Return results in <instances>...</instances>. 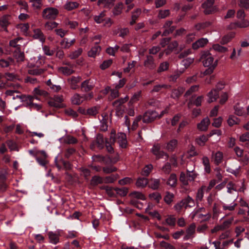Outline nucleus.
<instances>
[{
    "label": "nucleus",
    "instance_id": "13",
    "mask_svg": "<svg viewBox=\"0 0 249 249\" xmlns=\"http://www.w3.org/2000/svg\"><path fill=\"white\" fill-rule=\"evenodd\" d=\"M207 96L209 103L215 102L219 97L218 91L215 89H213L207 94Z\"/></svg>",
    "mask_w": 249,
    "mask_h": 249
},
{
    "label": "nucleus",
    "instance_id": "45",
    "mask_svg": "<svg viewBox=\"0 0 249 249\" xmlns=\"http://www.w3.org/2000/svg\"><path fill=\"white\" fill-rule=\"evenodd\" d=\"M115 188H112L109 186H104L102 188L105 189L107 195L110 197H115L116 192L114 190Z\"/></svg>",
    "mask_w": 249,
    "mask_h": 249
},
{
    "label": "nucleus",
    "instance_id": "6",
    "mask_svg": "<svg viewBox=\"0 0 249 249\" xmlns=\"http://www.w3.org/2000/svg\"><path fill=\"white\" fill-rule=\"evenodd\" d=\"M158 117V113L155 111L146 112L142 117V121L145 123H149L154 120Z\"/></svg>",
    "mask_w": 249,
    "mask_h": 249
},
{
    "label": "nucleus",
    "instance_id": "36",
    "mask_svg": "<svg viewBox=\"0 0 249 249\" xmlns=\"http://www.w3.org/2000/svg\"><path fill=\"white\" fill-rule=\"evenodd\" d=\"M128 99V97L126 96L124 98H120L112 103L114 107H123L122 105L125 103Z\"/></svg>",
    "mask_w": 249,
    "mask_h": 249
},
{
    "label": "nucleus",
    "instance_id": "55",
    "mask_svg": "<svg viewBox=\"0 0 249 249\" xmlns=\"http://www.w3.org/2000/svg\"><path fill=\"white\" fill-rule=\"evenodd\" d=\"M170 87V86L165 84L157 85L154 87L151 92H158L160 90L162 89H168Z\"/></svg>",
    "mask_w": 249,
    "mask_h": 249
},
{
    "label": "nucleus",
    "instance_id": "58",
    "mask_svg": "<svg viewBox=\"0 0 249 249\" xmlns=\"http://www.w3.org/2000/svg\"><path fill=\"white\" fill-rule=\"evenodd\" d=\"M173 197L174 195L172 193L167 192L164 196V200L167 204H170L172 202Z\"/></svg>",
    "mask_w": 249,
    "mask_h": 249
},
{
    "label": "nucleus",
    "instance_id": "27",
    "mask_svg": "<svg viewBox=\"0 0 249 249\" xmlns=\"http://www.w3.org/2000/svg\"><path fill=\"white\" fill-rule=\"evenodd\" d=\"M79 3L76 2L67 1L65 5L64 8L68 11L72 10L79 6Z\"/></svg>",
    "mask_w": 249,
    "mask_h": 249
},
{
    "label": "nucleus",
    "instance_id": "53",
    "mask_svg": "<svg viewBox=\"0 0 249 249\" xmlns=\"http://www.w3.org/2000/svg\"><path fill=\"white\" fill-rule=\"evenodd\" d=\"M82 52V49L79 48L77 50L71 53L69 55V57L71 59H75L81 54Z\"/></svg>",
    "mask_w": 249,
    "mask_h": 249
},
{
    "label": "nucleus",
    "instance_id": "57",
    "mask_svg": "<svg viewBox=\"0 0 249 249\" xmlns=\"http://www.w3.org/2000/svg\"><path fill=\"white\" fill-rule=\"evenodd\" d=\"M35 94L43 97H47L48 96V93L46 91L39 89L38 88H35L34 90Z\"/></svg>",
    "mask_w": 249,
    "mask_h": 249
},
{
    "label": "nucleus",
    "instance_id": "10",
    "mask_svg": "<svg viewBox=\"0 0 249 249\" xmlns=\"http://www.w3.org/2000/svg\"><path fill=\"white\" fill-rule=\"evenodd\" d=\"M210 124V119L208 117L204 118L200 123L197 125V128L201 131H206L207 130L208 126Z\"/></svg>",
    "mask_w": 249,
    "mask_h": 249
},
{
    "label": "nucleus",
    "instance_id": "12",
    "mask_svg": "<svg viewBox=\"0 0 249 249\" xmlns=\"http://www.w3.org/2000/svg\"><path fill=\"white\" fill-rule=\"evenodd\" d=\"M132 200L131 202L134 205H136V201L135 199H138L141 200H145V196L141 192L134 191L130 194Z\"/></svg>",
    "mask_w": 249,
    "mask_h": 249
},
{
    "label": "nucleus",
    "instance_id": "42",
    "mask_svg": "<svg viewBox=\"0 0 249 249\" xmlns=\"http://www.w3.org/2000/svg\"><path fill=\"white\" fill-rule=\"evenodd\" d=\"M14 56L18 61L22 62L24 60V53L21 52L20 49L15 51Z\"/></svg>",
    "mask_w": 249,
    "mask_h": 249
},
{
    "label": "nucleus",
    "instance_id": "16",
    "mask_svg": "<svg viewBox=\"0 0 249 249\" xmlns=\"http://www.w3.org/2000/svg\"><path fill=\"white\" fill-rule=\"evenodd\" d=\"M84 101L83 95L81 96L79 94L75 93L71 98V101L72 104L79 105L82 104Z\"/></svg>",
    "mask_w": 249,
    "mask_h": 249
},
{
    "label": "nucleus",
    "instance_id": "19",
    "mask_svg": "<svg viewBox=\"0 0 249 249\" xmlns=\"http://www.w3.org/2000/svg\"><path fill=\"white\" fill-rule=\"evenodd\" d=\"M80 77H72L68 79V82L71 89H75L78 88L77 84L80 81Z\"/></svg>",
    "mask_w": 249,
    "mask_h": 249
},
{
    "label": "nucleus",
    "instance_id": "8",
    "mask_svg": "<svg viewBox=\"0 0 249 249\" xmlns=\"http://www.w3.org/2000/svg\"><path fill=\"white\" fill-rule=\"evenodd\" d=\"M178 46V42L177 41H174L171 42L167 47V48L165 50L164 52L166 54H169L173 51H176V53H178L179 51H181L183 49L182 47H180L179 50L177 48Z\"/></svg>",
    "mask_w": 249,
    "mask_h": 249
},
{
    "label": "nucleus",
    "instance_id": "38",
    "mask_svg": "<svg viewBox=\"0 0 249 249\" xmlns=\"http://www.w3.org/2000/svg\"><path fill=\"white\" fill-rule=\"evenodd\" d=\"M75 42V39L73 38L71 39L68 38H63V48L68 49Z\"/></svg>",
    "mask_w": 249,
    "mask_h": 249
},
{
    "label": "nucleus",
    "instance_id": "18",
    "mask_svg": "<svg viewBox=\"0 0 249 249\" xmlns=\"http://www.w3.org/2000/svg\"><path fill=\"white\" fill-rule=\"evenodd\" d=\"M34 98L33 96L29 95L27 96L25 101L28 102L30 108L39 110L41 108V106L40 105L33 103Z\"/></svg>",
    "mask_w": 249,
    "mask_h": 249
},
{
    "label": "nucleus",
    "instance_id": "26",
    "mask_svg": "<svg viewBox=\"0 0 249 249\" xmlns=\"http://www.w3.org/2000/svg\"><path fill=\"white\" fill-rule=\"evenodd\" d=\"M46 85L54 92H58L61 89V87L60 85H57L55 83H53L51 79L46 82Z\"/></svg>",
    "mask_w": 249,
    "mask_h": 249
},
{
    "label": "nucleus",
    "instance_id": "20",
    "mask_svg": "<svg viewBox=\"0 0 249 249\" xmlns=\"http://www.w3.org/2000/svg\"><path fill=\"white\" fill-rule=\"evenodd\" d=\"M117 142L121 147H125L126 144L125 134L124 133H118L117 137Z\"/></svg>",
    "mask_w": 249,
    "mask_h": 249
},
{
    "label": "nucleus",
    "instance_id": "39",
    "mask_svg": "<svg viewBox=\"0 0 249 249\" xmlns=\"http://www.w3.org/2000/svg\"><path fill=\"white\" fill-rule=\"evenodd\" d=\"M148 183V180L146 178H139L136 181V185L138 187L144 188Z\"/></svg>",
    "mask_w": 249,
    "mask_h": 249
},
{
    "label": "nucleus",
    "instance_id": "1",
    "mask_svg": "<svg viewBox=\"0 0 249 249\" xmlns=\"http://www.w3.org/2000/svg\"><path fill=\"white\" fill-rule=\"evenodd\" d=\"M59 14L57 9L49 7L45 8L42 12V17L45 19H54Z\"/></svg>",
    "mask_w": 249,
    "mask_h": 249
},
{
    "label": "nucleus",
    "instance_id": "33",
    "mask_svg": "<svg viewBox=\"0 0 249 249\" xmlns=\"http://www.w3.org/2000/svg\"><path fill=\"white\" fill-rule=\"evenodd\" d=\"M33 37L35 39H39L41 42H43L45 41V38L43 35V33L41 31L38 29L34 30V34Z\"/></svg>",
    "mask_w": 249,
    "mask_h": 249
},
{
    "label": "nucleus",
    "instance_id": "60",
    "mask_svg": "<svg viewBox=\"0 0 249 249\" xmlns=\"http://www.w3.org/2000/svg\"><path fill=\"white\" fill-rule=\"evenodd\" d=\"M199 86L194 85L192 86L185 93V96L187 97L190 95L192 93L196 92L198 90Z\"/></svg>",
    "mask_w": 249,
    "mask_h": 249
},
{
    "label": "nucleus",
    "instance_id": "48",
    "mask_svg": "<svg viewBox=\"0 0 249 249\" xmlns=\"http://www.w3.org/2000/svg\"><path fill=\"white\" fill-rule=\"evenodd\" d=\"M214 163L218 164L221 163L223 159V154L221 152H217L213 155Z\"/></svg>",
    "mask_w": 249,
    "mask_h": 249
},
{
    "label": "nucleus",
    "instance_id": "30",
    "mask_svg": "<svg viewBox=\"0 0 249 249\" xmlns=\"http://www.w3.org/2000/svg\"><path fill=\"white\" fill-rule=\"evenodd\" d=\"M160 185V179L152 178L150 180L149 187L153 190L158 189Z\"/></svg>",
    "mask_w": 249,
    "mask_h": 249
},
{
    "label": "nucleus",
    "instance_id": "23",
    "mask_svg": "<svg viewBox=\"0 0 249 249\" xmlns=\"http://www.w3.org/2000/svg\"><path fill=\"white\" fill-rule=\"evenodd\" d=\"M114 190L116 192V196L117 195L123 197L125 196L128 193V188L126 187H122V188H115Z\"/></svg>",
    "mask_w": 249,
    "mask_h": 249
},
{
    "label": "nucleus",
    "instance_id": "25",
    "mask_svg": "<svg viewBox=\"0 0 249 249\" xmlns=\"http://www.w3.org/2000/svg\"><path fill=\"white\" fill-rule=\"evenodd\" d=\"M118 174L111 175L103 178L104 183H112L119 178Z\"/></svg>",
    "mask_w": 249,
    "mask_h": 249
},
{
    "label": "nucleus",
    "instance_id": "4",
    "mask_svg": "<svg viewBox=\"0 0 249 249\" xmlns=\"http://www.w3.org/2000/svg\"><path fill=\"white\" fill-rule=\"evenodd\" d=\"M11 16L6 14L2 16L0 18V26L2 30L8 33L7 27L11 24Z\"/></svg>",
    "mask_w": 249,
    "mask_h": 249
},
{
    "label": "nucleus",
    "instance_id": "43",
    "mask_svg": "<svg viewBox=\"0 0 249 249\" xmlns=\"http://www.w3.org/2000/svg\"><path fill=\"white\" fill-rule=\"evenodd\" d=\"M181 201L185 208L187 207H192L194 204L193 199L189 196H188L187 197L182 200Z\"/></svg>",
    "mask_w": 249,
    "mask_h": 249
},
{
    "label": "nucleus",
    "instance_id": "14",
    "mask_svg": "<svg viewBox=\"0 0 249 249\" xmlns=\"http://www.w3.org/2000/svg\"><path fill=\"white\" fill-rule=\"evenodd\" d=\"M249 26V22L247 20H244L240 22L231 23L228 27L229 29H235L237 27L246 28Z\"/></svg>",
    "mask_w": 249,
    "mask_h": 249
},
{
    "label": "nucleus",
    "instance_id": "9",
    "mask_svg": "<svg viewBox=\"0 0 249 249\" xmlns=\"http://www.w3.org/2000/svg\"><path fill=\"white\" fill-rule=\"evenodd\" d=\"M49 105L55 108H61L62 107V99L61 97L56 96L50 100Z\"/></svg>",
    "mask_w": 249,
    "mask_h": 249
},
{
    "label": "nucleus",
    "instance_id": "15",
    "mask_svg": "<svg viewBox=\"0 0 249 249\" xmlns=\"http://www.w3.org/2000/svg\"><path fill=\"white\" fill-rule=\"evenodd\" d=\"M196 228V226L195 223H192L186 229V234L184 237V240H188L192 237L195 232Z\"/></svg>",
    "mask_w": 249,
    "mask_h": 249
},
{
    "label": "nucleus",
    "instance_id": "11",
    "mask_svg": "<svg viewBox=\"0 0 249 249\" xmlns=\"http://www.w3.org/2000/svg\"><path fill=\"white\" fill-rule=\"evenodd\" d=\"M213 4L210 5L208 2H204L202 4V7L204 9V12L205 14H211L217 10V8L213 6Z\"/></svg>",
    "mask_w": 249,
    "mask_h": 249
},
{
    "label": "nucleus",
    "instance_id": "54",
    "mask_svg": "<svg viewBox=\"0 0 249 249\" xmlns=\"http://www.w3.org/2000/svg\"><path fill=\"white\" fill-rule=\"evenodd\" d=\"M194 61V58L188 57L182 61L181 64L184 66L185 68H188L190 65Z\"/></svg>",
    "mask_w": 249,
    "mask_h": 249
},
{
    "label": "nucleus",
    "instance_id": "41",
    "mask_svg": "<svg viewBox=\"0 0 249 249\" xmlns=\"http://www.w3.org/2000/svg\"><path fill=\"white\" fill-rule=\"evenodd\" d=\"M209 136L202 135L196 138V143L200 146H203L205 142L208 140Z\"/></svg>",
    "mask_w": 249,
    "mask_h": 249
},
{
    "label": "nucleus",
    "instance_id": "5",
    "mask_svg": "<svg viewBox=\"0 0 249 249\" xmlns=\"http://www.w3.org/2000/svg\"><path fill=\"white\" fill-rule=\"evenodd\" d=\"M94 86V81L91 79H89L85 80L82 83L81 88L83 91L85 92H88L91 90Z\"/></svg>",
    "mask_w": 249,
    "mask_h": 249
},
{
    "label": "nucleus",
    "instance_id": "35",
    "mask_svg": "<svg viewBox=\"0 0 249 249\" xmlns=\"http://www.w3.org/2000/svg\"><path fill=\"white\" fill-rule=\"evenodd\" d=\"M232 240L224 241L222 245H221V243L219 241H214L213 242V244L215 247V249H224L225 247L227 246L230 243H232Z\"/></svg>",
    "mask_w": 249,
    "mask_h": 249
},
{
    "label": "nucleus",
    "instance_id": "29",
    "mask_svg": "<svg viewBox=\"0 0 249 249\" xmlns=\"http://www.w3.org/2000/svg\"><path fill=\"white\" fill-rule=\"evenodd\" d=\"M96 143L97 147L100 149H102L104 147L105 141L103 135L101 134H98L97 135Z\"/></svg>",
    "mask_w": 249,
    "mask_h": 249
},
{
    "label": "nucleus",
    "instance_id": "40",
    "mask_svg": "<svg viewBox=\"0 0 249 249\" xmlns=\"http://www.w3.org/2000/svg\"><path fill=\"white\" fill-rule=\"evenodd\" d=\"M115 0H98V5H104L106 8H109L113 5Z\"/></svg>",
    "mask_w": 249,
    "mask_h": 249
},
{
    "label": "nucleus",
    "instance_id": "50",
    "mask_svg": "<svg viewBox=\"0 0 249 249\" xmlns=\"http://www.w3.org/2000/svg\"><path fill=\"white\" fill-rule=\"evenodd\" d=\"M153 169L152 164H149L143 168L142 172V175L143 176H148Z\"/></svg>",
    "mask_w": 249,
    "mask_h": 249
},
{
    "label": "nucleus",
    "instance_id": "51",
    "mask_svg": "<svg viewBox=\"0 0 249 249\" xmlns=\"http://www.w3.org/2000/svg\"><path fill=\"white\" fill-rule=\"evenodd\" d=\"M169 63L166 61L161 63L158 69V72L160 73L168 70L169 68Z\"/></svg>",
    "mask_w": 249,
    "mask_h": 249
},
{
    "label": "nucleus",
    "instance_id": "17",
    "mask_svg": "<svg viewBox=\"0 0 249 249\" xmlns=\"http://www.w3.org/2000/svg\"><path fill=\"white\" fill-rule=\"evenodd\" d=\"M208 39L206 38H201L192 44V48L194 50H196L200 47H203L208 43Z\"/></svg>",
    "mask_w": 249,
    "mask_h": 249
},
{
    "label": "nucleus",
    "instance_id": "32",
    "mask_svg": "<svg viewBox=\"0 0 249 249\" xmlns=\"http://www.w3.org/2000/svg\"><path fill=\"white\" fill-rule=\"evenodd\" d=\"M240 122V119L233 115L229 116L227 120L228 124L230 126H232L234 124H239Z\"/></svg>",
    "mask_w": 249,
    "mask_h": 249
},
{
    "label": "nucleus",
    "instance_id": "28",
    "mask_svg": "<svg viewBox=\"0 0 249 249\" xmlns=\"http://www.w3.org/2000/svg\"><path fill=\"white\" fill-rule=\"evenodd\" d=\"M103 183H104L103 178L99 176L92 177L90 180V184L93 186H96L99 184Z\"/></svg>",
    "mask_w": 249,
    "mask_h": 249
},
{
    "label": "nucleus",
    "instance_id": "61",
    "mask_svg": "<svg viewBox=\"0 0 249 249\" xmlns=\"http://www.w3.org/2000/svg\"><path fill=\"white\" fill-rule=\"evenodd\" d=\"M188 178L187 176H186L184 173L181 172L180 175L179 180L182 183L186 185L188 184Z\"/></svg>",
    "mask_w": 249,
    "mask_h": 249
},
{
    "label": "nucleus",
    "instance_id": "34",
    "mask_svg": "<svg viewBox=\"0 0 249 249\" xmlns=\"http://www.w3.org/2000/svg\"><path fill=\"white\" fill-rule=\"evenodd\" d=\"M236 198L234 199L235 200ZM237 203L234 202V201H233L231 203L228 205L226 203H222V208L223 210L227 211H233L235 210V207L237 206Z\"/></svg>",
    "mask_w": 249,
    "mask_h": 249
},
{
    "label": "nucleus",
    "instance_id": "46",
    "mask_svg": "<svg viewBox=\"0 0 249 249\" xmlns=\"http://www.w3.org/2000/svg\"><path fill=\"white\" fill-rule=\"evenodd\" d=\"M177 176L175 174H172L168 179L167 184L171 187L174 186L177 183Z\"/></svg>",
    "mask_w": 249,
    "mask_h": 249
},
{
    "label": "nucleus",
    "instance_id": "49",
    "mask_svg": "<svg viewBox=\"0 0 249 249\" xmlns=\"http://www.w3.org/2000/svg\"><path fill=\"white\" fill-rule=\"evenodd\" d=\"M44 72V70L42 69L34 68L28 70V73L34 75H39Z\"/></svg>",
    "mask_w": 249,
    "mask_h": 249
},
{
    "label": "nucleus",
    "instance_id": "21",
    "mask_svg": "<svg viewBox=\"0 0 249 249\" xmlns=\"http://www.w3.org/2000/svg\"><path fill=\"white\" fill-rule=\"evenodd\" d=\"M184 91V89L182 87L174 89L172 91L171 97L174 99H178L183 93Z\"/></svg>",
    "mask_w": 249,
    "mask_h": 249
},
{
    "label": "nucleus",
    "instance_id": "52",
    "mask_svg": "<svg viewBox=\"0 0 249 249\" xmlns=\"http://www.w3.org/2000/svg\"><path fill=\"white\" fill-rule=\"evenodd\" d=\"M48 235L50 241L52 243L56 244L58 242L59 238L58 236L56 234L54 233L53 232H49L48 233Z\"/></svg>",
    "mask_w": 249,
    "mask_h": 249
},
{
    "label": "nucleus",
    "instance_id": "64",
    "mask_svg": "<svg viewBox=\"0 0 249 249\" xmlns=\"http://www.w3.org/2000/svg\"><path fill=\"white\" fill-rule=\"evenodd\" d=\"M105 16V14L104 12H102L99 15L95 16L94 17V21L97 23H101L104 20V18Z\"/></svg>",
    "mask_w": 249,
    "mask_h": 249
},
{
    "label": "nucleus",
    "instance_id": "63",
    "mask_svg": "<svg viewBox=\"0 0 249 249\" xmlns=\"http://www.w3.org/2000/svg\"><path fill=\"white\" fill-rule=\"evenodd\" d=\"M31 2L32 3V6L36 9L41 8L42 2L41 0H31Z\"/></svg>",
    "mask_w": 249,
    "mask_h": 249
},
{
    "label": "nucleus",
    "instance_id": "59",
    "mask_svg": "<svg viewBox=\"0 0 249 249\" xmlns=\"http://www.w3.org/2000/svg\"><path fill=\"white\" fill-rule=\"evenodd\" d=\"M233 37L232 34L227 35L222 38L220 43L222 44H226L229 42Z\"/></svg>",
    "mask_w": 249,
    "mask_h": 249
},
{
    "label": "nucleus",
    "instance_id": "7",
    "mask_svg": "<svg viewBox=\"0 0 249 249\" xmlns=\"http://www.w3.org/2000/svg\"><path fill=\"white\" fill-rule=\"evenodd\" d=\"M143 65L149 70L154 69L156 67V64L153 56L150 55H146V59L143 62Z\"/></svg>",
    "mask_w": 249,
    "mask_h": 249
},
{
    "label": "nucleus",
    "instance_id": "62",
    "mask_svg": "<svg viewBox=\"0 0 249 249\" xmlns=\"http://www.w3.org/2000/svg\"><path fill=\"white\" fill-rule=\"evenodd\" d=\"M166 224L170 226H174L176 223V218L173 216H169L165 219Z\"/></svg>",
    "mask_w": 249,
    "mask_h": 249
},
{
    "label": "nucleus",
    "instance_id": "3",
    "mask_svg": "<svg viewBox=\"0 0 249 249\" xmlns=\"http://www.w3.org/2000/svg\"><path fill=\"white\" fill-rule=\"evenodd\" d=\"M233 217H231L227 220H225L221 224L215 226V227L212 230V232L214 233L219 231H224L227 230L231 226L233 221Z\"/></svg>",
    "mask_w": 249,
    "mask_h": 249
},
{
    "label": "nucleus",
    "instance_id": "24",
    "mask_svg": "<svg viewBox=\"0 0 249 249\" xmlns=\"http://www.w3.org/2000/svg\"><path fill=\"white\" fill-rule=\"evenodd\" d=\"M177 144V140L176 139H173L166 144L165 148L168 151H173L176 147Z\"/></svg>",
    "mask_w": 249,
    "mask_h": 249
},
{
    "label": "nucleus",
    "instance_id": "31",
    "mask_svg": "<svg viewBox=\"0 0 249 249\" xmlns=\"http://www.w3.org/2000/svg\"><path fill=\"white\" fill-rule=\"evenodd\" d=\"M63 142L69 144H73L77 143L78 140L71 135H66L64 138Z\"/></svg>",
    "mask_w": 249,
    "mask_h": 249
},
{
    "label": "nucleus",
    "instance_id": "37",
    "mask_svg": "<svg viewBox=\"0 0 249 249\" xmlns=\"http://www.w3.org/2000/svg\"><path fill=\"white\" fill-rule=\"evenodd\" d=\"M123 4L122 3H117L112 10L113 14L114 16H118L121 14L123 9Z\"/></svg>",
    "mask_w": 249,
    "mask_h": 249
},
{
    "label": "nucleus",
    "instance_id": "2",
    "mask_svg": "<svg viewBox=\"0 0 249 249\" xmlns=\"http://www.w3.org/2000/svg\"><path fill=\"white\" fill-rule=\"evenodd\" d=\"M213 57L209 52H202L201 53V56L199 61H201L204 67H209L213 65Z\"/></svg>",
    "mask_w": 249,
    "mask_h": 249
},
{
    "label": "nucleus",
    "instance_id": "56",
    "mask_svg": "<svg viewBox=\"0 0 249 249\" xmlns=\"http://www.w3.org/2000/svg\"><path fill=\"white\" fill-rule=\"evenodd\" d=\"M92 158L95 162H101L104 161L105 164H107V161L105 160V157L101 155H94L92 156Z\"/></svg>",
    "mask_w": 249,
    "mask_h": 249
},
{
    "label": "nucleus",
    "instance_id": "44",
    "mask_svg": "<svg viewBox=\"0 0 249 249\" xmlns=\"http://www.w3.org/2000/svg\"><path fill=\"white\" fill-rule=\"evenodd\" d=\"M213 49L214 51L221 53H225L228 50L227 47L222 46L218 44H214L213 46Z\"/></svg>",
    "mask_w": 249,
    "mask_h": 249
},
{
    "label": "nucleus",
    "instance_id": "22",
    "mask_svg": "<svg viewBox=\"0 0 249 249\" xmlns=\"http://www.w3.org/2000/svg\"><path fill=\"white\" fill-rule=\"evenodd\" d=\"M101 49L100 46L97 45H95L88 52L89 56L95 57L97 55L99 54Z\"/></svg>",
    "mask_w": 249,
    "mask_h": 249
},
{
    "label": "nucleus",
    "instance_id": "47",
    "mask_svg": "<svg viewBox=\"0 0 249 249\" xmlns=\"http://www.w3.org/2000/svg\"><path fill=\"white\" fill-rule=\"evenodd\" d=\"M170 13L169 10H160L159 11L158 18L159 19L165 18L169 16Z\"/></svg>",
    "mask_w": 249,
    "mask_h": 249
}]
</instances>
